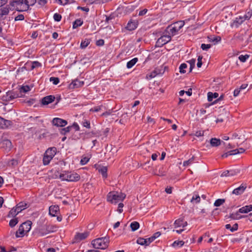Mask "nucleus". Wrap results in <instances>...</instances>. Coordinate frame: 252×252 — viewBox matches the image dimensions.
Masks as SVG:
<instances>
[{"label":"nucleus","instance_id":"obj_48","mask_svg":"<svg viewBox=\"0 0 252 252\" xmlns=\"http://www.w3.org/2000/svg\"><path fill=\"white\" fill-rule=\"evenodd\" d=\"M146 239L143 238H139L137 240V243L140 245H146L148 246L147 244Z\"/></svg>","mask_w":252,"mask_h":252},{"label":"nucleus","instance_id":"obj_45","mask_svg":"<svg viewBox=\"0 0 252 252\" xmlns=\"http://www.w3.org/2000/svg\"><path fill=\"white\" fill-rule=\"evenodd\" d=\"M72 128V126H68L66 127L62 128L61 129V133L62 135H65L67 133H68L71 130V129Z\"/></svg>","mask_w":252,"mask_h":252},{"label":"nucleus","instance_id":"obj_3","mask_svg":"<svg viewBox=\"0 0 252 252\" xmlns=\"http://www.w3.org/2000/svg\"><path fill=\"white\" fill-rule=\"evenodd\" d=\"M126 194L121 192L113 191L110 192L107 196V201L113 204L122 202L126 198Z\"/></svg>","mask_w":252,"mask_h":252},{"label":"nucleus","instance_id":"obj_43","mask_svg":"<svg viewBox=\"0 0 252 252\" xmlns=\"http://www.w3.org/2000/svg\"><path fill=\"white\" fill-rule=\"evenodd\" d=\"M200 201V197L199 196V195H198V194L194 195L192 196V197L190 200L191 202H192V203L195 202V203H199Z\"/></svg>","mask_w":252,"mask_h":252},{"label":"nucleus","instance_id":"obj_21","mask_svg":"<svg viewBox=\"0 0 252 252\" xmlns=\"http://www.w3.org/2000/svg\"><path fill=\"white\" fill-rule=\"evenodd\" d=\"M57 152V149L55 147H51L48 148L45 152V154L46 155H48L50 156V157H52L53 158V157L56 155Z\"/></svg>","mask_w":252,"mask_h":252},{"label":"nucleus","instance_id":"obj_59","mask_svg":"<svg viewBox=\"0 0 252 252\" xmlns=\"http://www.w3.org/2000/svg\"><path fill=\"white\" fill-rule=\"evenodd\" d=\"M252 16V11H248L246 14H245L243 17H244V19L249 20L250 19Z\"/></svg>","mask_w":252,"mask_h":252},{"label":"nucleus","instance_id":"obj_5","mask_svg":"<svg viewBox=\"0 0 252 252\" xmlns=\"http://www.w3.org/2000/svg\"><path fill=\"white\" fill-rule=\"evenodd\" d=\"M109 237H104L94 240L92 242L93 247L97 249H105L108 246Z\"/></svg>","mask_w":252,"mask_h":252},{"label":"nucleus","instance_id":"obj_53","mask_svg":"<svg viewBox=\"0 0 252 252\" xmlns=\"http://www.w3.org/2000/svg\"><path fill=\"white\" fill-rule=\"evenodd\" d=\"M187 68V65L186 63H182L179 67L180 72L181 73H185L186 72V70H185V69H186Z\"/></svg>","mask_w":252,"mask_h":252},{"label":"nucleus","instance_id":"obj_12","mask_svg":"<svg viewBox=\"0 0 252 252\" xmlns=\"http://www.w3.org/2000/svg\"><path fill=\"white\" fill-rule=\"evenodd\" d=\"M84 84V82L80 81L78 79H75L69 85V88L70 89H74L80 88L83 86Z\"/></svg>","mask_w":252,"mask_h":252},{"label":"nucleus","instance_id":"obj_50","mask_svg":"<svg viewBox=\"0 0 252 252\" xmlns=\"http://www.w3.org/2000/svg\"><path fill=\"white\" fill-rule=\"evenodd\" d=\"M194 160V157L193 156L191 158H189L188 160L184 161L183 162V165L184 166H187L192 164Z\"/></svg>","mask_w":252,"mask_h":252},{"label":"nucleus","instance_id":"obj_36","mask_svg":"<svg viewBox=\"0 0 252 252\" xmlns=\"http://www.w3.org/2000/svg\"><path fill=\"white\" fill-rule=\"evenodd\" d=\"M53 158L52 157H50V156L46 155L45 153L44 154V156L43 158V163L44 165H48L50 161L51 160V159Z\"/></svg>","mask_w":252,"mask_h":252},{"label":"nucleus","instance_id":"obj_40","mask_svg":"<svg viewBox=\"0 0 252 252\" xmlns=\"http://www.w3.org/2000/svg\"><path fill=\"white\" fill-rule=\"evenodd\" d=\"M83 21L81 19L76 20L73 23V29H76L83 24Z\"/></svg>","mask_w":252,"mask_h":252},{"label":"nucleus","instance_id":"obj_62","mask_svg":"<svg viewBox=\"0 0 252 252\" xmlns=\"http://www.w3.org/2000/svg\"><path fill=\"white\" fill-rule=\"evenodd\" d=\"M89 160V158L87 157H84L81 159L80 163L82 165H85L88 163Z\"/></svg>","mask_w":252,"mask_h":252},{"label":"nucleus","instance_id":"obj_33","mask_svg":"<svg viewBox=\"0 0 252 252\" xmlns=\"http://www.w3.org/2000/svg\"><path fill=\"white\" fill-rule=\"evenodd\" d=\"M225 227L226 229H229L231 232H233L238 229V225L236 223L233 225V226H231L230 224H227L225 225Z\"/></svg>","mask_w":252,"mask_h":252},{"label":"nucleus","instance_id":"obj_56","mask_svg":"<svg viewBox=\"0 0 252 252\" xmlns=\"http://www.w3.org/2000/svg\"><path fill=\"white\" fill-rule=\"evenodd\" d=\"M54 19L55 21L59 22L61 21L62 19V16L61 14L59 13H55L53 16Z\"/></svg>","mask_w":252,"mask_h":252},{"label":"nucleus","instance_id":"obj_49","mask_svg":"<svg viewBox=\"0 0 252 252\" xmlns=\"http://www.w3.org/2000/svg\"><path fill=\"white\" fill-rule=\"evenodd\" d=\"M196 60L194 59H192L189 61H188L187 62L189 64L190 67H189V72H191L193 68L195 66V63Z\"/></svg>","mask_w":252,"mask_h":252},{"label":"nucleus","instance_id":"obj_23","mask_svg":"<svg viewBox=\"0 0 252 252\" xmlns=\"http://www.w3.org/2000/svg\"><path fill=\"white\" fill-rule=\"evenodd\" d=\"M246 19H244L243 16H240L239 17L236 18L233 24L235 27H238Z\"/></svg>","mask_w":252,"mask_h":252},{"label":"nucleus","instance_id":"obj_58","mask_svg":"<svg viewBox=\"0 0 252 252\" xmlns=\"http://www.w3.org/2000/svg\"><path fill=\"white\" fill-rule=\"evenodd\" d=\"M211 47L210 44H206L203 43L201 45V48L204 51H207L209 49H210Z\"/></svg>","mask_w":252,"mask_h":252},{"label":"nucleus","instance_id":"obj_31","mask_svg":"<svg viewBox=\"0 0 252 252\" xmlns=\"http://www.w3.org/2000/svg\"><path fill=\"white\" fill-rule=\"evenodd\" d=\"M58 211V207L57 206H50L49 207V214L52 216L55 217L57 214Z\"/></svg>","mask_w":252,"mask_h":252},{"label":"nucleus","instance_id":"obj_6","mask_svg":"<svg viewBox=\"0 0 252 252\" xmlns=\"http://www.w3.org/2000/svg\"><path fill=\"white\" fill-rule=\"evenodd\" d=\"M19 97H20L19 93L17 92L9 91L3 95L1 99L2 101L8 102Z\"/></svg>","mask_w":252,"mask_h":252},{"label":"nucleus","instance_id":"obj_4","mask_svg":"<svg viewBox=\"0 0 252 252\" xmlns=\"http://www.w3.org/2000/svg\"><path fill=\"white\" fill-rule=\"evenodd\" d=\"M59 178L62 181L77 182L80 180V176L76 173L64 171L62 173H60Z\"/></svg>","mask_w":252,"mask_h":252},{"label":"nucleus","instance_id":"obj_52","mask_svg":"<svg viewBox=\"0 0 252 252\" xmlns=\"http://www.w3.org/2000/svg\"><path fill=\"white\" fill-rule=\"evenodd\" d=\"M157 70H154L152 71L150 74H147L146 76V78L148 79H151L154 77H155L156 76H157Z\"/></svg>","mask_w":252,"mask_h":252},{"label":"nucleus","instance_id":"obj_60","mask_svg":"<svg viewBox=\"0 0 252 252\" xmlns=\"http://www.w3.org/2000/svg\"><path fill=\"white\" fill-rule=\"evenodd\" d=\"M82 124L83 126L86 128H90V123L88 120H85L84 121L82 122Z\"/></svg>","mask_w":252,"mask_h":252},{"label":"nucleus","instance_id":"obj_16","mask_svg":"<svg viewBox=\"0 0 252 252\" xmlns=\"http://www.w3.org/2000/svg\"><path fill=\"white\" fill-rule=\"evenodd\" d=\"M239 172L238 170L231 169L229 170H225L223 171L221 174V177H230L233 176L237 175Z\"/></svg>","mask_w":252,"mask_h":252},{"label":"nucleus","instance_id":"obj_28","mask_svg":"<svg viewBox=\"0 0 252 252\" xmlns=\"http://www.w3.org/2000/svg\"><path fill=\"white\" fill-rule=\"evenodd\" d=\"M239 211L236 213H232L230 214L229 218L233 220H238L242 218L244 216H241Z\"/></svg>","mask_w":252,"mask_h":252},{"label":"nucleus","instance_id":"obj_39","mask_svg":"<svg viewBox=\"0 0 252 252\" xmlns=\"http://www.w3.org/2000/svg\"><path fill=\"white\" fill-rule=\"evenodd\" d=\"M173 25L179 31L184 26V22L182 21H180L173 24Z\"/></svg>","mask_w":252,"mask_h":252},{"label":"nucleus","instance_id":"obj_41","mask_svg":"<svg viewBox=\"0 0 252 252\" xmlns=\"http://www.w3.org/2000/svg\"><path fill=\"white\" fill-rule=\"evenodd\" d=\"M234 39L239 42H242L244 40V35L243 34H236L234 35Z\"/></svg>","mask_w":252,"mask_h":252},{"label":"nucleus","instance_id":"obj_7","mask_svg":"<svg viewBox=\"0 0 252 252\" xmlns=\"http://www.w3.org/2000/svg\"><path fill=\"white\" fill-rule=\"evenodd\" d=\"M171 39V35L168 34L163 35L159 37L157 41L156 46L162 47L163 45L169 42Z\"/></svg>","mask_w":252,"mask_h":252},{"label":"nucleus","instance_id":"obj_51","mask_svg":"<svg viewBox=\"0 0 252 252\" xmlns=\"http://www.w3.org/2000/svg\"><path fill=\"white\" fill-rule=\"evenodd\" d=\"M165 68L166 67L164 66H160V68H156L155 70H157V75H162L164 71H165Z\"/></svg>","mask_w":252,"mask_h":252},{"label":"nucleus","instance_id":"obj_10","mask_svg":"<svg viewBox=\"0 0 252 252\" xmlns=\"http://www.w3.org/2000/svg\"><path fill=\"white\" fill-rule=\"evenodd\" d=\"M12 147L11 142L8 139L3 140L0 143V147L7 152L10 151Z\"/></svg>","mask_w":252,"mask_h":252},{"label":"nucleus","instance_id":"obj_54","mask_svg":"<svg viewBox=\"0 0 252 252\" xmlns=\"http://www.w3.org/2000/svg\"><path fill=\"white\" fill-rule=\"evenodd\" d=\"M183 220L182 219H179L177 220H176L174 222V225L175 227H181L183 223Z\"/></svg>","mask_w":252,"mask_h":252},{"label":"nucleus","instance_id":"obj_25","mask_svg":"<svg viewBox=\"0 0 252 252\" xmlns=\"http://www.w3.org/2000/svg\"><path fill=\"white\" fill-rule=\"evenodd\" d=\"M137 23L134 21H129L126 26V29L129 31H132L137 28Z\"/></svg>","mask_w":252,"mask_h":252},{"label":"nucleus","instance_id":"obj_63","mask_svg":"<svg viewBox=\"0 0 252 252\" xmlns=\"http://www.w3.org/2000/svg\"><path fill=\"white\" fill-rule=\"evenodd\" d=\"M202 57L201 56H199L197 59V66L198 68L201 67V66L202 64Z\"/></svg>","mask_w":252,"mask_h":252},{"label":"nucleus","instance_id":"obj_34","mask_svg":"<svg viewBox=\"0 0 252 252\" xmlns=\"http://www.w3.org/2000/svg\"><path fill=\"white\" fill-rule=\"evenodd\" d=\"M91 42V40L90 39L86 38L84 40H83L81 41V44H80V48L81 49H85L86 48L89 44Z\"/></svg>","mask_w":252,"mask_h":252},{"label":"nucleus","instance_id":"obj_55","mask_svg":"<svg viewBox=\"0 0 252 252\" xmlns=\"http://www.w3.org/2000/svg\"><path fill=\"white\" fill-rule=\"evenodd\" d=\"M50 81L52 82L53 84L57 85L59 83L60 80L58 77H51L50 78Z\"/></svg>","mask_w":252,"mask_h":252},{"label":"nucleus","instance_id":"obj_27","mask_svg":"<svg viewBox=\"0 0 252 252\" xmlns=\"http://www.w3.org/2000/svg\"><path fill=\"white\" fill-rule=\"evenodd\" d=\"M252 205H247L239 209V212L240 213H247L251 211Z\"/></svg>","mask_w":252,"mask_h":252},{"label":"nucleus","instance_id":"obj_8","mask_svg":"<svg viewBox=\"0 0 252 252\" xmlns=\"http://www.w3.org/2000/svg\"><path fill=\"white\" fill-rule=\"evenodd\" d=\"M31 66V70H33L35 68H37L41 66V63L38 61H33L31 62H27L25 63L24 66L21 68V71H23L24 69L28 68V67Z\"/></svg>","mask_w":252,"mask_h":252},{"label":"nucleus","instance_id":"obj_15","mask_svg":"<svg viewBox=\"0 0 252 252\" xmlns=\"http://www.w3.org/2000/svg\"><path fill=\"white\" fill-rule=\"evenodd\" d=\"M165 32L171 36L176 35L178 31L173 24H171L166 28Z\"/></svg>","mask_w":252,"mask_h":252},{"label":"nucleus","instance_id":"obj_64","mask_svg":"<svg viewBox=\"0 0 252 252\" xmlns=\"http://www.w3.org/2000/svg\"><path fill=\"white\" fill-rule=\"evenodd\" d=\"M17 164H18L17 160L14 159H12L9 162V165L12 166H15L17 165Z\"/></svg>","mask_w":252,"mask_h":252},{"label":"nucleus","instance_id":"obj_24","mask_svg":"<svg viewBox=\"0 0 252 252\" xmlns=\"http://www.w3.org/2000/svg\"><path fill=\"white\" fill-rule=\"evenodd\" d=\"M9 12V6L6 5L5 7L0 9V19L3 16L7 15L8 14Z\"/></svg>","mask_w":252,"mask_h":252},{"label":"nucleus","instance_id":"obj_37","mask_svg":"<svg viewBox=\"0 0 252 252\" xmlns=\"http://www.w3.org/2000/svg\"><path fill=\"white\" fill-rule=\"evenodd\" d=\"M19 213L17 212V210L16 208H13L9 212L7 217H15Z\"/></svg>","mask_w":252,"mask_h":252},{"label":"nucleus","instance_id":"obj_17","mask_svg":"<svg viewBox=\"0 0 252 252\" xmlns=\"http://www.w3.org/2000/svg\"><path fill=\"white\" fill-rule=\"evenodd\" d=\"M246 188V184H242L240 187L234 189L232 191V193L237 195L242 194L245 190Z\"/></svg>","mask_w":252,"mask_h":252},{"label":"nucleus","instance_id":"obj_22","mask_svg":"<svg viewBox=\"0 0 252 252\" xmlns=\"http://www.w3.org/2000/svg\"><path fill=\"white\" fill-rule=\"evenodd\" d=\"M27 208V204L24 202H20L17 204L16 209L17 210V212L20 213L22 210Z\"/></svg>","mask_w":252,"mask_h":252},{"label":"nucleus","instance_id":"obj_2","mask_svg":"<svg viewBox=\"0 0 252 252\" xmlns=\"http://www.w3.org/2000/svg\"><path fill=\"white\" fill-rule=\"evenodd\" d=\"M57 230V227L53 224L40 225L34 230L35 234L39 236H44L50 233L55 232Z\"/></svg>","mask_w":252,"mask_h":252},{"label":"nucleus","instance_id":"obj_42","mask_svg":"<svg viewBox=\"0 0 252 252\" xmlns=\"http://www.w3.org/2000/svg\"><path fill=\"white\" fill-rule=\"evenodd\" d=\"M20 93H27L31 91V88L28 85L22 86L19 89Z\"/></svg>","mask_w":252,"mask_h":252},{"label":"nucleus","instance_id":"obj_14","mask_svg":"<svg viewBox=\"0 0 252 252\" xmlns=\"http://www.w3.org/2000/svg\"><path fill=\"white\" fill-rule=\"evenodd\" d=\"M55 99V96L53 95H50L45 96L41 99L42 104L44 105H48L49 103H51L52 102H53Z\"/></svg>","mask_w":252,"mask_h":252},{"label":"nucleus","instance_id":"obj_11","mask_svg":"<svg viewBox=\"0 0 252 252\" xmlns=\"http://www.w3.org/2000/svg\"><path fill=\"white\" fill-rule=\"evenodd\" d=\"M89 232L86 231L84 233H77L74 236V240L76 242H79L86 239L89 236Z\"/></svg>","mask_w":252,"mask_h":252},{"label":"nucleus","instance_id":"obj_29","mask_svg":"<svg viewBox=\"0 0 252 252\" xmlns=\"http://www.w3.org/2000/svg\"><path fill=\"white\" fill-rule=\"evenodd\" d=\"M138 58H134L131 60L130 61H128L126 63V67L127 68H131L132 67L135 63L138 62Z\"/></svg>","mask_w":252,"mask_h":252},{"label":"nucleus","instance_id":"obj_47","mask_svg":"<svg viewBox=\"0 0 252 252\" xmlns=\"http://www.w3.org/2000/svg\"><path fill=\"white\" fill-rule=\"evenodd\" d=\"M224 202V199H218L215 201L214 206L216 207H219L223 204Z\"/></svg>","mask_w":252,"mask_h":252},{"label":"nucleus","instance_id":"obj_26","mask_svg":"<svg viewBox=\"0 0 252 252\" xmlns=\"http://www.w3.org/2000/svg\"><path fill=\"white\" fill-rule=\"evenodd\" d=\"M210 143L212 147H217L220 145L221 141L220 139L212 138L210 139Z\"/></svg>","mask_w":252,"mask_h":252},{"label":"nucleus","instance_id":"obj_44","mask_svg":"<svg viewBox=\"0 0 252 252\" xmlns=\"http://www.w3.org/2000/svg\"><path fill=\"white\" fill-rule=\"evenodd\" d=\"M184 244V242L183 241H175L172 244V246L174 248L181 247Z\"/></svg>","mask_w":252,"mask_h":252},{"label":"nucleus","instance_id":"obj_19","mask_svg":"<svg viewBox=\"0 0 252 252\" xmlns=\"http://www.w3.org/2000/svg\"><path fill=\"white\" fill-rule=\"evenodd\" d=\"M32 224V221H27L23 222L21 225L23 228L25 232L27 233L31 230Z\"/></svg>","mask_w":252,"mask_h":252},{"label":"nucleus","instance_id":"obj_9","mask_svg":"<svg viewBox=\"0 0 252 252\" xmlns=\"http://www.w3.org/2000/svg\"><path fill=\"white\" fill-rule=\"evenodd\" d=\"M53 125L57 127H63L67 124V122L59 118H55L52 121Z\"/></svg>","mask_w":252,"mask_h":252},{"label":"nucleus","instance_id":"obj_20","mask_svg":"<svg viewBox=\"0 0 252 252\" xmlns=\"http://www.w3.org/2000/svg\"><path fill=\"white\" fill-rule=\"evenodd\" d=\"M153 173L156 175L159 176H163L165 175V171L163 170V167L162 166L160 167L159 169L156 167V169L153 170Z\"/></svg>","mask_w":252,"mask_h":252},{"label":"nucleus","instance_id":"obj_18","mask_svg":"<svg viewBox=\"0 0 252 252\" xmlns=\"http://www.w3.org/2000/svg\"><path fill=\"white\" fill-rule=\"evenodd\" d=\"M209 42H213L214 44H216L221 41V37L219 36H215L214 35L208 36Z\"/></svg>","mask_w":252,"mask_h":252},{"label":"nucleus","instance_id":"obj_13","mask_svg":"<svg viewBox=\"0 0 252 252\" xmlns=\"http://www.w3.org/2000/svg\"><path fill=\"white\" fill-rule=\"evenodd\" d=\"M12 122L9 120H5L0 117V128L4 129L8 128L12 125Z\"/></svg>","mask_w":252,"mask_h":252},{"label":"nucleus","instance_id":"obj_61","mask_svg":"<svg viewBox=\"0 0 252 252\" xmlns=\"http://www.w3.org/2000/svg\"><path fill=\"white\" fill-rule=\"evenodd\" d=\"M101 107L102 106H97L94 107L90 109V111L91 112H98L101 109Z\"/></svg>","mask_w":252,"mask_h":252},{"label":"nucleus","instance_id":"obj_1","mask_svg":"<svg viewBox=\"0 0 252 252\" xmlns=\"http://www.w3.org/2000/svg\"><path fill=\"white\" fill-rule=\"evenodd\" d=\"M37 2V0H13L10 2L12 6L20 12L28 11L30 6L33 5Z\"/></svg>","mask_w":252,"mask_h":252},{"label":"nucleus","instance_id":"obj_46","mask_svg":"<svg viewBox=\"0 0 252 252\" xmlns=\"http://www.w3.org/2000/svg\"><path fill=\"white\" fill-rule=\"evenodd\" d=\"M18 218H15L10 220L9 225L11 227H13L18 223Z\"/></svg>","mask_w":252,"mask_h":252},{"label":"nucleus","instance_id":"obj_32","mask_svg":"<svg viewBox=\"0 0 252 252\" xmlns=\"http://www.w3.org/2000/svg\"><path fill=\"white\" fill-rule=\"evenodd\" d=\"M208 100L210 102L212 101L213 98H216L219 96V94L217 93H213L209 92L207 94Z\"/></svg>","mask_w":252,"mask_h":252},{"label":"nucleus","instance_id":"obj_35","mask_svg":"<svg viewBox=\"0 0 252 252\" xmlns=\"http://www.w3.org/2000/svg\"><path fill=\"white\" fill-rule=\"evenodd\" d=\"M98 172L102 175L103 178H106L107 177V168L105 166H102L100 169H98Z\"/></svg>","mask_w":252,"mask_h":252},{"label":"nucleus","instance_id":"obj_57","mask_svg":"<svg viewBox=\"0 0 252 252\" xmlns=\"http://www.w3.org/2000/svg\"><path fill=\"white\" fill-rule=\"evenodd\" d=\"M249 56L248 55H241L239 57V59L242 62H245L249 58Z\"/></svg>","mask_w":252,"mask_h":252},{"label":"nucleus","instance_id":"obj_30","mask_svg":"<svg viewBox=\"0 0 252 252\" xmlns=\"http://www.w3.org/2000/svg\"><path fill=\"white\" fill-rule=\"evenodd\" d=\"M25 233V232L23 229V228L20 225L18 230L16 232V233H15L16 237V238L22 237L24 236Z\"/></svg>","mask_w":252,"mask_h":252},{"label":"nucleus","instance_id":"obj_38","mask_svg":"<svg viewBox=\"0 0 252 252\" xmlns=\"http://www.w3.org/2000/svg\"><path fill=\"white\" fill-rule=\"evenodd\" d=\"M139 223L137 221L132 222L130 225V228L132 231L137 230L139 228Z\"/></svg>","mask_w":252,"mask_h":252}]
</instances>
